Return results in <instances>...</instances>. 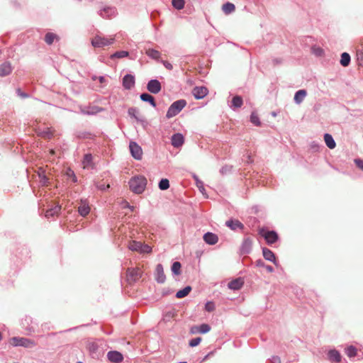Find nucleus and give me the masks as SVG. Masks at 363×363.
<instances>
[{"label": "nucleus", "instance_id": "680f3d73", "mask_svg": "<svg viewBox=\"0 0 363 363\" xmlns=\"http://www.w3.org/2000/svg\"><path fill=\"white\" fill-rule=\"evenodd\" d=\"M161 63L164 66V67L166 69H167L168 70H172L173 69V66L172 65L168 62V61H166V60H162L161 61Z\"/></svg>", "mask_w": 363, "mask_h": 363}, {"label": "nucleus", "instance_id": "f257e3e1", "mask_svg": "<svg viewBox=\"0 0 363 363\" xmlns=\"http://www.w3.org/2000/svg\"><path fill=\"white\" fill-rule=\"evenodd\" d=\"M147 179L145 177L138 175L130 178L128 182L130 189L136 194L143 193L147 186Z\"/></svg>", "mask_w": 363, "mask_h": 363}, {"label": "nucleus", "instance_id": "6e6552de", "mask_svg": "<svg viewBox=\"0 0 363 363\" xmlns=\"http://www.w3.org/2000/svg\"><path fill=\"white\" fill-rule=\"evenodd\" d=\"M114 39H108L100 36H96L91 40V45L94 48H101L104 46L109 45L113 43Z\"/></svg>", "mask_w": 363, "mask_h": 363}, {"label": "nucleus", "instance_id": "393cba45", "mask_svg": "<svg viewBox=\"0 0 363 363\" xmlns=\"http://www.w3.org/2000/svg\"><path fill=\"white\" fill-rule=\"evenodd\" d=\"M38 176L40 179V183L43 186H48L50 182L48 177L45 174V171L43 167H40L38 170Z\"/></svg>", "mask_w": 363, "mask_h": 363}, {"label": "nucleus", "instance_id": "20e7f679", "mask_svg": "<svg viewBox=\"0 0 363 363\" xmlns=\"http://www.w3.org/2000/svg\"><path fill=\"white\" fill-rule=\"evenodd\" d=\"M11 342L14 347H23L25 348H32L35 345L34 341L26 337H13Z\"/></svg>", "mask_w": 363, "mask_h": 363}, {"label": "nucleus", "instance_id": "473e14b6", "mask_svg": "<svg viewBox=\"0 0 363 363\" xmlns=\"http://www.w3.org/2000/svg\"><path fill=\"white\" fill-rule=\"evenodd\" d=\"M193 177L196 182V185L197 188L199 189V191L207 198L208 196H206V189L204 187L203 182L202 181H201L199 179L198 176L196 174H194Z\"/></svg>", "mask_w": 363, "mask_h": 363}, {"label": "nucleus", "instance_id": "5701e85b", "mask_svg": "<svg viewBox=\"0 0 363 363\" xmlns=\"http://www.w3.org/2000/svg\"><path fill=\"white\" fill-rule=\"evenodd\" d=\"M12 72V67L9 62L6 61L0 65V77L9 75Z\"/></svg>", "mask_w": 363, "mask_h": 363}, {"label": "nucleus", "instance_id": "9d476101", "mask_svg": "<svg viewBox=\"0 0 363 363\" xmlns=\"http://www.w3.org/2000/svg\"><path fill=\"white\" fill-rule=\"evenodd\" d=\"M191 94L196 99H202L208 94V90L204 86H196L193 88Z\"/></svg>", "mask_w": 363, "mask_h": 363}, {"label": "nucleus", "instance_id": "7c9ffc66", "mask_svg": "<svg viewBox=\"0 0 363 363\" xmlns=\"http://www.w3.org/2000/svg\"><path fill=\"white\" fill-rule=\"evenodd\" d=\"M171 271L173 276L180 275L182 273V264L179 262H174L171 266Z\"/></svg>", "mask_w": 363, "mask_h": 363}, {"label": "nucleus", "instance_id": "49530a36", "mask_svg": "<svg viewBox=\"0 0 363 363\" xmlns=\"http://www.w3.org/2000/svg\"><path fill=\"white\" fill-rule=\"evenodd\" d=\"M201 341L202 338L201 337L192 338L189 341V346L191 347H196L201 343Z\"/></svg>", "mask_w": 363, "mask_h": 363}, {"label": "nucleus", "instance_id": "4c0bfd02", "mask_svg": "<svg viewBox=\"0 0 363 363\" xmlns=\"http://www.w3.org/2000/svg\"><path fill=\"white\" fill-rule=\"evenodd\" d=\"M169 181L167 178H162L158 183V187L160 190L164 191L169 188Z\"/></svg>", "mask_w": 363, "mask_h": 363}, {"label": "nucleus", "instance_id": "8fccbe9b", "mask_svg": "<svg viewBox=\"0 0 363 363\" xmlns=\"http://www.w3.org/2000/svg\"><path fill=\"white\" fill-rule=\"evenodd\" d=\"M233 167L230 165H225L222 167L220 169V172L222 174H226L228 172H230L232 170Z\"/></svg>", "mask_w": 363, "mask_h": 363}, {"label": "nucleus", "instance_id": "a878e982", "mask_svg": "<svg viewBox=\"0 0 363 363\" xmlns=\"http://www.w3.org/2000/svg\"><path fill=\"white\" fill-rule=\"evenodd\" d=\"M307 95L306 89H299L295 92L294 101L296 104H300Z\"/></svg>", "mask_w": 363, "mask_h": 363}, {"label": "nucleus", "instance_id": "58836bf2", "mask_svg": "<svg viewBox=\"0 0 363 363\" xmlns=\"http://www.w3.org/2000/svg\"><path fill=\"white\" fill-rule=\"evenodd\" d=\"M129 55V52L128 51H125V50H121V51H117V52H115L114 53H113L110 58L111 60H113L115 58H123V57H128Z\"/></svg>", "mask_w": 363, "mask_h": 363}, {"label": "nucleus", "instance_id": "aec40b11", "mask_svg": "<svg viewBox=\"0 0 363 363\" xmlns=\"http://www.w3.org/2000/svg\"><path fill=\"white\" fill-rule=\"evenodd\" d=\"M203 239L204 242L210 245H216L218 241V237L216 234L211 233V232H207L203 234Z\"/></svg>", "mask_w": 363, "mask_h": 363}, {"label": "nucleus", "instance_id": "79ce46f5", "mask_svg": "<svg viewBox=\"0 0 363 363\" xmlns=\"http://www.w3.org/2000/svg\"><path fill=\"white\" fill-rule=\"evenodd\" d=\"M76 137L79 139H91L92 134L89 131H78L76 133Z\"/></svg>", "mask_w": 363, "mask_h": 363}, {"label": "nucleus", "instance_id": "338daca9", "mask_svg": "<svg viewBox=\"0 0 363 363\" xmlns=\"http://www.w3.org/2000/svg\"><path fill=\"white\" fill-rule=\"evenodd\" d=\"M311 149L316 152V151H318L319 150V148H320V145L316 143L315 142H313L311 144Z\"/></svg>", "mask_w": 363, "mask_h": 363}, {"label": "nucleus", "instance_id": "2eb2a0df", "mask_svg": "<svg viewBox=\"0 0 363 363\" xmlns=\"http://www.w3.org/2000/svg\"><path fill=\"white\" fill-rule=\"evenodd\" d=\"M107 358L111 363H121L124 357L121 352L117 350H111L107 353Z\"/></svg>", "mask_w": 363, "mask_h": 363}, {"label": "nucleus", "instance_id": "f3484780", "mask_svg": "<svg viewBox=\"0 0 363 363\" xmlns=\"http://www.w3.org/2000/svg\"><path fill=\"white\" fill-rule=\"evenodd\" d=\"M91 211L90 206L89 205V202L86 199H82L80 200V206L78 207L77 211L78 213L82 216L86 217L89 214Z\"/></svg>", "mask_w": 363, "mask_h": 363}, {"label": "nucleus", "instance_id": "bf43d9fd", "mask_svg": "<svg viewBox=\"0 0 363 363\" xmlns=\"http://www.w3.org/2000/svg\"><path fill=\"white\" fill-rule=\"evenodd\" d=\"M357 60L359 62V63L363 64V49L357 50Z\"/></svg>", "mask_w": 363, "mask_h": 363}, {"label": "nucleus", "instance_id": "6ab92c4d", "mask_svg": "<svg viewBox=\"0 0 363 363\" xmlns=\"http://www.w3.org/2000/svg\"><path fill=\"white\" fill-rule=\"evenodd\" d=\"M184 143V138L182 133H177L172 135L171 144L174 147H179Z\"/></svg>", "mask_w": 363, "mask_h": 363}, {"label": "nucleus", "instance_id": "c756f323", "mask_svg": "<svg viewBox=\"0 0 363 363\" xmlns=\"http://www.w3.org/2000/svg\"><path fill=\"white\" fill-rule=\"evenodd\" d=\"M243 104V99L241 96L235 95L231 101V107L234 108H240Z\"/></svg>", "mask_w": 363, "mask_h": 363}, {"label": "nucleus", "instance_id": "09e8293b", "mask_svg": "<svg viewBox=\"0 0 363 363\" xmlns=\"http://www.w3.org/2000/svg\"><path fill=\"white\" fill-rule=\"evenodd\" d=\"M205 310L207 311V312H212L215 310L216 308V306H215V303L213 301H207L206 303H205V307H204Z\"/></svg>", "mask_w": 363, "mask_h": 363}, {"label": "nucleus", "instance_id": "423d86ee", "mask_svg": "<svg viewBox=\"0 0 363 363\" xmlns=\"http://www.w3.org/2000/svg\"><path fill=\"white\" fill-rule=\"evenodd\" d=\"M252 240L250 237L244 238L239 251L241 255H249L252 250Z\"/></svg>", "mask_w": 363, "mask_h": 363}, {"label": "nucleus", "instance_id": "f704fd0d", "mask_svg": "<svg viewBox=\"0 0 363 363\" xmlns=\"http://www.w3.org/2000/svg\"><path fill=\"white\" fill-rule=\"evenodd\" d=\"M222 9L225 14H230L235 10V6L231 2H226L223 4Z\"/></svg>", "mask_w": 363, "mask_h": 363}, {"label": "nucleus", "instance_id": "412c9836", "mask_svg": "<svg viewBox=\"0 0 363 363\" xmlns=\"http://www.w3.org/2000/svg\"><path fill=\"white\" fill-rule=\"evenodd\" d=\"M140 99L142 101L148 103L152 107H157V102L155 101V99L150 94L143 92L140 94Z\"/></svg>", "mask_w": 363, "mask_h": 363}, {"label": "nucleus", "instance_id": "72a5a7b5", "mask_svg": "<svg viewBox=\"0 0 363 363\" xmlns=\"http://www.w3.org/2000/svg\"><path fill=\"white\" fill-rule=\"evenodd\" d=\"M61 211V206L60 205H56L53 206L52 208L48 209L45 213V216L49 217H53L57 214L60 213Z\"/></svg>", "mask_w": 363, "mask_h": 363}, {"label": "nucleus", "instance_id": "bb28decb", "mask_svg": "<svg viewBox=\"0 0 363 363\" xmlns=\"http://www.w3.org/2000/svg\"><path fill=\"white\" fill-rule=\"evenodd\" d=\"M324 141L327 147L330 149H334L336 147V143L330 133H325L323 135Z\"/></svg>", "mask_w": 363, "mask_h": 363}, {"label": "nucleus", "instance_id": "9b49d317", "mask_svg": "<svg viewBox=\"0 0 363 363\" xmlns=\"http://www.w3.org/2000/svg\"><path fill=\"white\" fill-rule=\"evenodd\" d=\"M21 325L28 333H31L35 332L37 323L33 322L31 317L26 316L22 320Z\"/></svg>", "mask_w": 363, "mask_h": 363}, {"label": "nucleus", "instance_id": "c85d7f7f", "mask_svg": "<svg viewBox=\"0 0 363 363\" xmlns=\"http://www.w3.org/2000/svg\"><path fill=\"white\" fill-rule=\"evenodd\" d=\"M145 54L151 59L155 60H159L161 57V53L154 49V48H147L145 50Z\"/></svg>", "mask_w": 363, "mask_h": 363}, {"label": "nucleus", "instance_id": "13d9d810", "mask_svg": "<svg viewBox=\"0 0 363 363\" xmlns=\"http://www.w3.org/2000/svg\"><path fill=\"white\" fill-rule=\"evenodd\" d=\"M16 94H18V96H19L20 97H21L23 99H26L29 96L28 94H27L26 92L22 91L20 88L16 89Z\"/></svg>", "mask_w": 363, "mask_h": 363}, {"label": "nucleus", "instance_id": "37998d69", "mask_svg": "<svg viewBox=\"0 0 363 363\" xmlns=\"http://www.w3.org/2000/svg\"><path fill=\"white\" fill-rule=\"evenodd\" d=\"M143 244L140 242L133 241L128 246L129 250L131 251L140 252L142 248Z\"/></svg>", "mask_w": 363, "mask_h": 363}, {"label": "nucleus", "instance_id": "1a4fd4ad", "mask_svg": "<svg viewBox=\"0 0 363 363\" xmlns=\"http://www.w3.org/2000/svg\"><path fill=\"white\" fill-rule=\"evenodd\" d=\"M262 252L264 259L272 262L277 267L279 266V262L274 252L266 247H262Z\"/></svg>", "mask_w": 363, "mask_h": 363}, {"label": "nucleus", "instance_id": "c9c22d12", "mask_svg": "<svg viewBox=\"0 0 363 363\" xmlns=\"http://www.w3.org/2000/svg\"><path fill=\"white\" fill-rule=\"evenodd\" d=\"M56 39H58L57 35L51 32L47 33L44 38L45 43L49 45H52Z\"/></svg>", "mask_w": 363, "mask_h": 363}, {"label": "nucleus", "instance_id": "f03ea898", "mask_svg": "<svg viewBox=\"0 0 363 363\" xmlns=\"http://www.w3.org/2000/svg\"><path fill=\"white\" fill-rule=\"evenodd\" d=\"M186 104L187 103L185 99H179L174 101L167 109L166 118L169 119L176 116L182 111Z\"/></svg>", "mask_w": 363, "mask_h": 363}, {"label": "nucleus", "instance_id": "ddd939ff", "mask_svg": "<svg viewBox=\"0 0 363 363\" xmlns=\"http://www.w3.org/2000/svg\"><path fill=\"white\" fill-rule=\"evenodd\" d=\"M225 225L233 231H236L238 230H243L245 228V225L242 223L233 218H230L226 220Z\"/></svg>", "mask_w": 363, "mask_h": 363}, {"label": "nucleus", "instance_id": "2f4dec72", "mask_svg": "<svg viewBox=\"0 0 363 363\" xmlns=\"http://www.w3.org/2000/svg\"><path fill=\"white\" fill-rule=\"evenodd\" d=\"M351 62V57L349 53L342 52L340 56V63L342 67H347Z\"/></svg>", "mask_w": 363, "mask_h": 363}, {"label": "nucleus", "instance_id": "5fc2aeb1", "mask_svg": "<svg viewBox=\"0 0 363 363\" xmlns=\"http://www.w3.org/2000/svg\"><path fill=\"white\" fill-rule=\"evenodd\" d=\"M216 352V350H213V351H211L209 352L208 354H206L203 358H201L199 362L201 363V362H206L208 359H209L210 357H213L214 355Z\"/></svg>", "mask_w": 363, "mask_h": 363}, {"label": "nucleus", "instance_id": "6e6d98bb", "mask_svg": "<svg viewBox=\"0 0 363 363\" xmlns=\"http://www.w3.org/2000/svg\"><path fill=\"white\" fill-rule=\"evenodd\" d=\"M67 175L69 177H71L72 178V180L74 183H76L77 182V178L74 174V172L71 170L70 169L67 171Z\"/></svg>", "mask_w": 363, "mask_h": 363}, {"label": "nucleus", "instance_id": "4d7b16f0", "mask_svg": "<svg viewBox=\"0 0 363 363\" xmlns=\"http://www.w3.org/2000/svg\"><path fill=\"white\" fill-rule=\"evenodd\" d=\"M354 162L359 169L363 170V160L362 159H354Z\"/></svg>", "mask_w": 363, "mask_h": 363}, {"label": "nucleus", "instance_id": "dca6fc26", "mask_svg": "<svg viewBox=\"0 0 363 363\" xmlns=\"http://www.w3.org/2000/svg\"><path fill=\"white\" fill-rule=\"evenodd\" d=\"M126 277L128 282H136L141 277V272L138 269L128 268Z\"/></svg>", "mask_w": 363, "mask_h": 363}, {"label": "nucleus", "instance_id": "3c124183", "mask_svg": "<svg viewBox=\"0 0 363 363\" xmlns=\"http://www.w3.org/2000/svg\"><path fill=\"white\" fill-rule=\"evenodd\" d=\"M137 112L138 109L135 107L129 108L128 110V113L130 117L135 118V119L138 120V118L136 117Z\"/></svg>", "mask_w": 363, "mask_h": 363}, {"label": "nucleus", "instance_id": "c03bdc74", "mask_svg": "<svg viewBox=\"0 0 363 363\" xmlns=\"http://www.w3.org/2000/svg\"><path fill=\"white\" fill-rule=\"evenodd\" d=\"M172 4L174 9L181 10L184 7L185 0H172Z\"/></svg>", "mask_w": 363, "mask_h": 363}, {"label": "nucleus", "instance_id": "cd10ccee", "mask_svg": "<svg viewBox=\"0 0 363 363\" xmlns=\"http://www.w3.org/2000/svg\"><path fill=\"white\" fill-rule=\"evenodd\" d=\"M192 288L191 286L188 285L184 287L182 289H179L177 291L175 297L177 298H183L189 295V294L191 291Z\"/></svg>", "mask_w": 363, "mask_h": 363}, {"label": "nucleus", "instance_id": "a211bd4d", "mask_svg": "<svg viewBox=\"0 0 363 363\" xmlns=\"http://www.w3.org/2000/svg\"><path fill=\"white\" fill-rule=\"evenodd\" d=\"M155 280L158 284H163L166 281V276L164 273L163 265L160 263L156 265L155 268Z\"/></svg>", "mask_w": 363, "mask_h": 363}, {"label": "nucleus", "instance_id": "603ef678", "mask_svg": "<svg viewBox=\"0 0 363 363\" xmlns=\"http://www.w3.org/2000/svg\"><path fill=\"white\" fill-rule=\"evenodd\" d=\"M96 187L98 189L101 191H106L109 189V184H106L105 183H99L96 184Z\"/></svg>", "mask_w": 363, "mask_h": 363}, {"label": "nucleus", "instance_id": "f8f14e48", "mask_svg": "<svg viewBox=\"0 0 363 363\" xmlns=\"http://www.w3.org/2000/svg\"><path fill=\"white\" fill-rule=\"evenodd\" d=\"M90 356L93 359H99L103 352L100 350L99 345L95 342H89L87 346Z\"/></svg>", "mask_w": 363, "mask_h": 363}, {"label": "nucleus", "instance_id": "774afa93", "mask_svg": "<svg viewBox=\"0 0 363 363\" xmlns=\"http://www.w3.org/2000/svg\"><path fill=\"white\" fill-rule=\"evenodd\" d=\"M198 328H199L198 325L191 326L190 328V333L191 334L199 333V330Z\"/></svg>", "mask_w": 363, "mask_h": 363}, {"label": "nucleus", "instance_id": "b1692460", "mask_svg": "<svg viewBox=\"0 0 363 363\" xmlns=\"http://www.w3.org/2000/svg\"><path fill=\"white\" fill-rule=\"evenodd\" d=\"M243 284H244V281L242 279V278L240 277V278H237L235 279L230 281L228 284V287L230 289L236 291V290L240 289L242 287Z\"/></svg>", "mask_w": 363, "mask_h": 363}, {"label": "nucleus", "instance_id": "0e129e2a", "mask_svg": "<svg viewBox=\"0 0 363 363\" xmlns=\"http://www.w3.org/2000/svg\"><path fill=\"white\" fill-rule=\"evenodd\" d=\"M255 266L257 267H265L266 264L262 259H259L255 262Z\"/></svg>", "mask_w": 363, "mask_h": 363}, {"label": "nucleus", "instance_id": "69168bd1", "mask_svg": "<svg viewBox=\"0 0 363 363\" xmlns=\"http://www.w3.org/2000/svg\"><path fill=\"white\" fill-rule=\"evenodd\" d=\"M123 208H129L132 212L134 211L135 207L131 206L128 201H125L123 206Z\"/></svg>", "mask_w": 363, "mask_h": 363}, {"label": "nucleus", "instance_id": "864d4df0", "mask_svg": "<svg viewBox=\"0 0 363 363\" xmlns=\"http://www.w3.org/2000/svg\"><path fill=\"white\" fill-rule=\"evenodd\" d=\"M140 252L150 253L152 252V247L146 244H143L142 248H140Z\"/></svg>", "mask_w": 363, "mask_h": 363}, {"label": "nucleus", "instance_id": "e433bc0d", "mask_svg": "<svg viewBox=\"0 0 363 363\" xmlns=\"http://www.w3.org/2000/svg\"><path fill=\"white\" fill-rule=\"evenodd\" d=\"M345 353L350 358L357 356V350L354 345H350L345 349Z\"/></svg>", "mask_w": 363, "mask_h": 363}, {"label": "nucleus", "instance_id": "39448f33", "mask_svg": "<svg viewBox=\"0 0 363 363\" xmlns=\"http://www.w3.org/2000/svg\"><path fill=\"white\" fill-rule=\"evenodd\" d=\"M129 150L130 155L136 160H140L143 157L142 147L135 141H130L129 143Z\"/></svg>", "mask_w": 363, "mask_h": 363}, {"label": "nucleus", "instance_id": "ea45409f", "mask_svg": "<svg viewBox=\"0 0 363 363\" xmlns=\"http://www.w3.org/2000/svg\"><path fill=\"white\" fill-rule=\"evenodd\" d=\"M250 121L253 125L257 127L260 126L262 124L258 115L255 112L251 113Z\"/></svg>", "mask_w": 363, "mask_h": 363}, {"label": "nucleus", "instance_id": "7ed1b4c3", "mask_svg": "<svg viewBox=\"0 0 363 363\" xmlns=\"http://www.w3.org/2000/svg\"><path fill=\"white\" fill-rule=\"evenodd\" d=\"M259 235L264 239L268 245H272L279 240V234L274 230L262 228L259 230Z\"/></svg>", "mask_w": 363, "mask_h": 363}, {"label": "nucleus", "instance_id": "4468645a", "mask_svg": "<svg viewBox=\"0 0 363 363\" xmlns=\"http://www.w3.org/2000/svg\"><path fill=\"white\" fill-rule=\"evenodd\" d=\"M135 84V76L131 74H126L124 75L122 79V85L126 90L131 89Z\"/></svg>", "mask_w": 363, "mask_h": 363}, {"label": "nucleus", "instance_id": "a19ab883", "mask_svg": "<svg viewBox=\"0 0 363 363\" xmlns=\"http://www.w3.org/2000/svg\"><path fill=\"white\" fill-rule=\"evenodd\" d=\"M38 135L43 138L50 139L52 137V133L50 128H47L43 130H39Z\"/></svg>", "mask_w": 363, "mask_h": 363}, {"label": "nucleus", "instance_id": "052dcab7", "mask_svg": "<svg viewBox=\"0 0 363 363\" xmlns=\"http://www.w3.org/2000/svg\"><path fill=\"white\" fill-rule=\"evenodd\" d=\"M269 363H281V359L279 356H272L268 359Z\"/></svg>", "mask_w": 363, "mask_h": 363}, {"label": "nucleus", "instance_id": "a18cd8bd", "mask_svg": "<svg viewBox=\"0 0 363 363\" xmlns=\"http://www.w3.org/2000/svg\"><path fill=\"white\" fill-rule=\"evenodd\" d=\"M199 327V333L201 334H206V333H208L211 328V326L208 324V323H202L199 325H198Z\"/></svg>", "mask_w": 363, "mask_h": 363}, {"label": "nucleus", "instance_id": "de8ad7c7", "mask_svg": "<svg viewBox=\"0 0 363 363\" xmlns=\"http://www.w3.org/2000/svg\"><path fill=\"white\" fill-rule=\"evenodd\" d=\"M93 156L91 153H86L84 155L83 163L84 165H90L92 163Z\"/></svg>", "mask_w": 363, "mask_h": 363}, {"label": "nucleus", "instance_id": "4be33fe9", "mask_svg": "<svg viewBox=\"0 0 363 363\" xmlns=\"http://www.w3.org/2000/svg\"><path fill=\"white\" fill-rule=\"evenodd\" d=\"M328 358L330 361L339 363L341 362L342 356L336 349H331L328 352Z\"/></svg>", "mask_w": 363, "mask_h": 363}, {"label": "nucleus", "instance_id": "e2e57ef3", "mask_svg": "<svg viewBox=\"0 0 363 363\" xmlns=\"http://www.w3.org/2000/svg\"><path fill=\"white\" fill-rule=\"evenodd\" d=\"M173 293V290L170 288H164L162 289V296H168Z\"/></svg>", "mask_w": 363, "mask_h": 363}, {"label": "nucleus", "instance_id": "0eeeda50", "mask_svg": "<svg viewBox=\"0 0 363 363\" xmlns=\"http://www.w3.org/2000/svg\"><path fill=\"white\" fill-rule=\"evenodd\" d=\"M147 89L150 94H157L162 90V84L157 79H151L147 84Z\"/></svg>", "mask_w": 363, "mask_h": 363}]
</instances>
